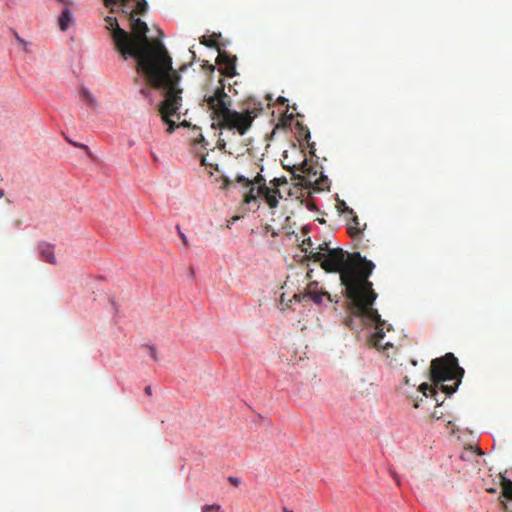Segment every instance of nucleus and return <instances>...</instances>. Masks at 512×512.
I'll use <instances>...</instances> for the list:
<instances>
[{
  "instance_id": "38",
  "label": "nucleus",
  "mask_w": 512,
  "mask_h": 512,
  "mask_svg": "<svg viewBox=\"0 0 512 512\" xmlns=\"http://www.w3.org/2000/svg\"><path fill=\"white\" fill-rule=\"evenodd\" d=\"M144 391H145V393H146L147 395H149V396L152 394V389H151V387H150V386L145 387Z\"/></svg>"
},
{
  "instance_id": "22",
  "label": "nucleus",
  "mask_w": 512,
  "mask_h": 512,
  "mask_svg": "<svg viewBox=\"0 0 512 512\" xmlns=\"http://www.w3.org/2000/svg\"><path fill=\"white\" fill-rule=\"evenodd\" d=\"M220 509V506L217 504L213 505H205L202 507V512H212V511H218Z\"/></svg>"
},
{
  "instance_id": "15",
  "label": "nucleus",
  "mask_w": 512,
  "mask_h": 512,
  "mask_svg": "<svg viewBox=\"0 0 512 512\" xmlns=\"http://www.w3.org/2000/svg\"><path fill=\"white\" fill-rule=\"evenodd\" d=\"M201 44L209 47V48H214V47H217L218 45V40H217V35H212V36H203L200 40Z\"/></svg>"
},
{
  "instance_id": "39",
  "label": "nucleus",
  "mask_w": 512,
  "mask_h": 512,
  "mask_svg": "<svg viewBox=\"0 0 512 512\" xmlns=\"http://www.w3.org/2000/svg\"><path fill=\"white\" fill-rule=\"evenodd\" d=\"M201 164H202V165H204V166L208 165V160L206 159V157H205V156H202V158H201Z\"/></svg>"
},
{
  "instance_id": "3",
  "label": "nucleus",
  "mask_w": 512,
  "mask_h": 512,
  "mask_svg": "<svg viewBox=\"0 0 512 512\" xmlns=\"http://www.w3.org/2000/svg\"><path fill=\"white\" fill-rule=\"evenodd\" d=\"M464 369L459 366L458 359L453 353H446L442 357L435 358L430 365V380L432 385L422 383L419 391L424 397H432L438 406H441L444 400L439 401L438 391L446 396L456 392L462 382Z\"/></svg>"
},
{
  "instance_id": "7",
  "label": "nucleus",
  "mask_w": 512,
  "mask_h": 512,
  "mask_svg": "<svg viewBox=\"0 0 512 512\" xmlns=\"http://www.w3.org/2000/svg\"><path fill=\"white\" fill-rule=\"evenodd\" d=\"M122 5L123 13L127 15L144 14L148 4L146 0H118Z\"/></svg>"
},
{
  "instance_id": "43",
  "label": "nucleus",
  "mask_w": 512,
  "mask_h": 512,
  "mask_svg": "<svg viewBox=\"0 0 512 512\" xmlns=\"http://www.w3.org/2000/svg\"><path fill=\"white\" fill-rule=\"evenodd\" d=\"M4 195H5L4 190L0 189V199H1V198H3V197H4Z\"/></svg>"
},
{
  "instance_id": "9",
  "label": "nucleus",
  "mask_w": 512,
  "mask_h": 512,
  "mask_svg": "<svg viewBox=\"0 0 512 512\" xmlns=\"http://www.w3.org/2000/svg\"><path fill=\"white\" fill-rule=\"evenodd\" d=\"M39 252H40L42 260H44L50 264L56 263V258L54 255V248L52 245L47 244V243L40 244Z\"/></svg>"
},
{
  "instance_id": "32",
  "label": "nucleus",
  "mask_w": 512,
  "mask_h": 512,
  "mask_svg": "<svg viewBox=\"0 0 512 512\" xmlns=\"http://www.w3.org/2000/svg\"><path fill=\"white\" fill-rule=\"evenodd\" d=\"M229 482L233 484L234 486H238L240 484V480L236 477L230 476L228 478Z\"/></svg>"
},
{
  "instance_id": "49",
  "label": "nucleus",
  "mask_w": 512,
  "mask_h": 512,
  "mask_svg": "<svg viewBox=\"0 0 512 512\" xmlns=\"http://www.w3.org/2000/svg\"><path fill=\"white\" fill-rule=\"evenodd\" d=\"M229 183H230V182H229V180L226 178V179H225V187H226Z\"/></svg>"
},
{
  "instance_id": "52",
  "label": "nucleus",
  "mask_w": 512,
  "mask_h": 512,
  "mask_svg": "<svg viewBox=\"0 0 512 512\" xmlns=\"http://www.w3.org/2000/svg\"><path fill=\"white\" fill-rule=\"evenodd\" d=\"M307 277H308V278H311V272H308V273H307Z\"/></svg>"
},
{
  "instance_id": "21",
  "label": "nucleus",
  "mask_w": 512,
  "mask_h": 512,
  "mask_svg": "<svg viewBox=\"0 0 512 512\" xmlns=\"http://www.w3.org/2000/svg\"><path fill=\"white\" fill-rule=\"evenodd\" d=\"M83 97L84 99L90 104V105H94L95 104V99L93 98L92 94L90 92H88L87 90H84L83 91Z\"/></svg>"
},
{
  "instance_id": "4",
  "label": "nucleus",
  "mask_w": 512,
  "mask_h": 512,
  "mask_svg": "<svg viewBox=\"0 0 512 512\" xmlns=\"http://www.w3.org/2000/svg\"><path fill=\"white\" fill-rule=\"evenodd\" d=\"M204 101L211 110L213 129L235 130L239 135H245L251 128L256 114L251 110L237 112L230 109L231 100L225 93L224 87H217L212 95L205 96Z\"/></svg>"
},
{
  "instance_id": "30",
  "label": "nucleus",
  "mask_w": 512,
  "mask_h": 512,
  "mask_svg": "<svg viewBox=\"0 0 512 512\" xmlns=\"http://www.w3.org/2000/svg\"><path fill=\"white\" fill-rule=\"evenodd\" d=\"M13 33H14L15 38H16V40L18 41V43H19V44H21V45H23V46H28V42H27V41H25L23 38H21V37L19 36V34H18L16 31H14Z\"/></svg>"
},
{
  "instance_id": "16",
  "label": "nucleus",
  "mask_w": 512,
  "mask_h": 512,
  "mask_svg": "<svg viewBox=\"0 0 512 512\" xmlns=\"http://www.w3.org/2000/svg\"><path fill=\"white\" fill-rule=\"evenodd\" d=\"M326 297L329 301H332L331 299V295L326 292V291H322V292H317V293H314L312 296H310L309 298L316 304H321L322 301H323V298Z\"/></svg>"
},
{
  "instance_id": "29",
  "label": "nucleus",
  "mask_w": 512,
  "mask_h": 512,
  "mask_svg": "<svg viewBox=\"0 0 512 512\" xmlns=\"http://www.w3.org/2000/svg\"><path fill=\"white\" fill-rule=\"evenodd\" d=\"M463 448H469V449L479 448V443H478V441L472 440L469 443L465 444Z\"/></svg>"
},
{
  "instance_id": "37",
  "label": "nucleus",
  "mask_w": 512,
  "mask_h": 512,
  "mask_svg": "<svg viewBox=\"0 0 512 512\" xmlns=\"http://www.w3.org/2000/svg\"><path fill=\"white\" fill-rule=\"evenodd\" d=\"M392 477L395 479L397 485H400L399 477L395 472H392Z\"/></svg>"
},
{
  "instance_id": "50",
  "label": "nucleus",
  "mask_w": 512,
  "mask_h": 512,
  "mask_svg": "<svg viewBox=\"0 0 512 512\" xmlns=\"http://www.w3.org/2000/svg\"><path fill=\"white\" fill-rule=\"evenodd\" d=\"M24 51H25V52H29V50H28V46H24Z\"/></svg>"
},
{
  "instance_id": "35",
  "label": "nucleus",
  "mask_w": 512,
  "mask_h": 512,
  "mask_svg": "<svg viewBox=\"0 0 512 512\" xmlns=\"http://www.w3.org/2000/svg\"><path fill=\"white\" fill-rule=\"evenodd\" d=\"M104 2H105L106 6H109V5L117 4L118 0H104Z\"/></svg>"
},
{
  "instance_id": "13",
  "label": "nucleus",
  "mask_w": 512,
  "mask_h": 512,
  "mask_svg": "<svg viewBox=\"0 0 512 512\" xmlns=\"http://www.w3.org/2000/svg\"><path fill=\"white\" fill-rule=\"evenodd\" d=\"M502 494L505 498L512 500V480L500 474Z\"/></svg>"
},
{
  "instance_id": "5",
  "label": "nucleus",
  "mask_w": 512,
  "mask_h": 512,
  "mask_svg": "<svg viewBox=\"0 0 512 512\" xmlns=\"http://www.w3.org/2000/svg\"><path fill=\"white\" fill-rule=\"evenodd\" d=\"M180 75L176 70L164 73L163 79L160 83H149L151 87L160 89L163 100L159 105V112L162 120L168 125L167 132L173 133L177 125L171 116H178V112L182 106V89L179 88Z\"/></svg>"
},
{
  "instance_id": "6",
  "label": "nucleus",
  "mask_w": 512,
  "mask_h": 512,
  "mask_svg": "<svg viewBox=\"0 0 512 512\" xmlns=\"http://www.w3.org/2000/svg\"><path fill=\"white\" fill-rule=\"evenodd\" d=\"M257 196L263 197L270 208L277 207L279 199L282 198L280 191L276 188H270L266 184L258 186L257 193L255 188L250 187L249 193L246 195L245 201L247 203L256 200Z\"/></svg>"
},
{
  "instance_id": "8",
  "label": "nucleus",
  "mask_w": 512,
  "mask_h": 512,
  "mask_svg": "<svg viewBox=\"0 0 512 512\" xmlns=\"http://www.w3.org/2000/svg\"><path fill=\"white\" fill-rule=\"evenodd\" d=\"M236 56H231L227 52H221L219 51V54L217 56V63L219 65H224V68L222 70V74L227 77H233L236 74Z\"/></svg>"
},
{
  "instance_id": "47",
  "label": "nucleus",
  "mask_w": 512,
  "mask_h": 512,
  "mask_svg": "<svg viewBox=\"0 0 512 512\" xmlns=\"http://www.w3.org/2000/svg\"><path fill=\"white\" fill-rule=\"evenodd\" d=\"M405 384H409V379L407 376L404 377Z\"/></svg>"
},
{
  "instance_id": "40",
  "label": "nucleus",
  "mask_w": 512,
  "mask_h": 512,
  "mask_svg": "<svg viewBox=\"0 0 512 512\" xmlns=\"http://www.w3.org/2000/svg\"><path fill=\"white\" fill-rule=\"evenodd\" d=\"M218 145H219V147H220V148H224V147H225V142H224V140H219V141H218Z\"/></svg>"
},
{
  "instance_id": "17",
  "label": "nucleus",
  "mask_w": 512,
  "mask_h": 512,
  "mask_svg": "<svg viewBox=\"0 0 512 512\" xmlns=\"http://www.w3.org/2000/svg\"><path fill=\"white\" fill-rule=\"evenodd\" d=\"M310 260H313L314 262H319L320 266L322 267V261L324 259V253L319 251L318 249L316 251H311L310 255L308 256Z\"/></svg>"
},
{
  "instance_id": "19",
  "label": "nucleus",
  "mask_w": 512,
  "mask_h": 512,
  "mask_svg": "<svg viewBox=\"0 0 512 512\" xmlns=\"http://www.w3.org/2000/svg\"><path fill=\"white\" fill-rule=\"evenodd\" d=\"M176 229H177L178 235H179V237H180V239H181V241H182L183 245H184L185 247H188V246H189L188 239H187L186 235L181 231L180 226H179V225H177V226H176Z\"/></svg>"
},
{
  "instance_id": "44",
  "label": "nucleus",
  "mask_w": 512,
  "mask_h": 512,
  "mask_svg": "<svg viewBox=\"0 0 512 512\" xmlns=\"http://www.w3.org/2000/svg\"><path fill=\"white\" fill-rule=\"evenodd\" d=\"M306 242H307L309 245H311V239H310V238H308L307 240H304V241H303V244H306Z\"/></svg>"
},
{
  "instance_id": "11",
  "label": "nucleus",
  "mask_w": 512,
  "mask_h": 512,
  "mask_svg": "<svg viewBox=\"0 0 512 512\" xmlns=\"http://www.w3.org/2000/svg\"><path fill=\"white\" fill-rule=\"evenodd\" d=\"M346 211H348L350 214L353 215L352 217V220H351V223L349 224L348 226V232H349V235L352 237V238H356L358 237L363 229L360 227V221H359V218L357 217V215H355L354 211L352 209H349V208H346Z\"/></svg>"
},
{
  "instance_id": "45",
  "label": "nucleus",
  "mask_w": 512,
  "mask_h": 512,
  "mask_svg": "<svg viewBox=\"0 0 512 512\" xmlns=\"http://www.w3.org/2000/svg\"><path fill=\"white\" fill-rule=\"evenodd\" d=\"M180 125L181 126H189V123L187 121H183Z\"/></svg>"
},
{
  "instance_id": "36",
  "label": "nucleus",
  "mask_w": 512,
  "mask_h": 512,
  "mask_svg": "<svg viewBox=\"0 0 512 512\" xmlns=\"http://www.w3.org/2000/svg\"><path fill=\"white\" fill-rule=\"evenodd\" d=\"M254 180H255V183L259 184V186H260V185H262L261 181H263L264 179L262 178L261 175H257Z\"/></svg>"
},
{
  "instance_id": "18",
  "label": "nucleus",
  "mask_w": 512,
  "mask_h": 512,
  "mask_svg": "<svg viewBox=\"0 0 512 512\" xmlns=\"http://www.w3.org/2000/svg\"><path fill=\"white\" fill-rule=\"evenodd\" d=\"M204 142H205V139H204L203 135L201 134V132L199 130H196L195 136H194V143L201 144V146L204 147Z\"/></svg>"
},
{
  "instance_id": "24",
  "label": "nucleus",
  "mask_w": 512,
  "mask_h": 512,
  "mask_svg": "<svg viewBox=\"0 0 512 512\" xmlns=\"http://www.w3.org/2000/svg\"><path fill=\"white\" fill-rule=\"evenodd\" d=\"M149 354L154 361H158L157 350L155 346H148Z\"/></svg>"
},
{
  "instance_id": "23",
  "label": "nucleus",
  "mask_w": 512,
  "mask_h": 512,
  "mask_svg": "<svg viewBox=\"0 0 512 512\" xmlns=\"http://www.w3.org/2000/svg\"><path fill=\"white\" fill-rule=\"evenodd\" d=\"M300 135L305 139V140H309L310 138V131L307 127H301L300 128Z\"/></svg>"
},
{
  "instance_id": "51",
  "label": "nucleus",
  "mask_w": 512,
  "mask_h": 512,
  "mask_svg": "<svg viewBox=\"0 0 512 512\" xmlns=\"http://www.w3.org/2000/svg\"><path fill=\"white\" fill-rule=\"evenodd\" d=\"M344 206H346V205H345V202H342L341 208H344ZM346 208H347V207H345V209H346Z\"/></svg>"
},
{
  "instance_id": "27",
  "label": "nucleus",
  "mask_w": 512,
  "mask_h": 512,
  "mask_svg": "<svg viewBox=\"0 0 512 512\" xmlns=\"http://www.w3.org/2000/svg\"><path fill=\"white\" fill-rule=\"evenodd\" d=\"M317 249L323 253H328V250H332L333 248H330L328 243L324 242L320 244Z\"/></svg>"
},
{
  "instance_id": "26",
  "label": "nucleus",
  "mask_w": 512,
  "mask_h": 512,
  "mask_svg": "<svg viewBox=\"0 0 512 512\" xmlns=\"http://www.w3.org/2000/svg\"><path fill=\"white\" fill-rule=\"evenodd\" d=\"M292 300H294V299H293V298H292V299H289V300L286 302L285 294H282V295H281V299H280V303L283 305V309H285V308H289V307H290V303L292 302Z\"/></svg>"
},
{
  "instance_id": "46",
  "label": "nucleus",
  "mask_w": 512,
  "mask_h": 512,
  "mask_svg": "<svg viewBox=\"0 0 512 512\" xmlns=\"http://www.w3.org/2000/svg\"><path fill=\"white\" fill-rule=\"evenodd\" d=\"M351 321H352V319H347V320L345 321L346 325H347V326H350Z\"/></svg>"
},
{
  "instance_id": "10",
  "label": "nucleus",
  "mask_w": 512,
  "mask_h": 512,
  "mask_svg": "<svg viewBox=\"0 0 512 512\" xmlns=\"http://www.w3.org/2000/svg\"><path fill=\"white\" fill-rule=\"evenodd\" d=\"M72 22H73V15L69 8V4L64 5V9L59 17L60 30L66 31Z\"/></svg>"
},
{
  "instance_id": "34",
  "label": "nucleus",
  "mask_w": 512,
  "mask_h": 512,
  "mask_svg": "<svg viewBox=\"0 0 512 512\" xmlns=\"http://www.w3.org/2000/svg\"><path fill=\"white\" fill-rule=\"evenodd\" d=\"M442 415L443 413L442 412H438L437 410H435L432 414V417L436 418V419H440L442 418Z\"/></svg>"
},
{
  "instance_id": "14",
  "label": "nucleus",
  "mask_w": 512,
  "mask_h": 512,
  "mask_svg": "<svg viewBox=\"0 0 512 512\" xmlns=\"http://www.w3.org/2000/svg\"><path fill=\"white\" fill-rule=\"evenodd\" d=\"M105 22L107 24L106 28L111 31V37H112V40L114 41V35H115L117 29H122V28L119 26L117 19L114 17L107 16L105 18Z\"/></svg>"
},
{
  "instance_id": "12",
  "label": "nucleus",
  "mask_w": 512,
  "mask_h": 512,
  "mask_svg": "<svg viewBox=\"0 0 512 512\" xmlns=\"http://www.w3.org/2000/svg\"><path fill=\"white\" fill-rule=\"evenodd\" d=\"M318 292V282L312 281L307 285L305 294H294L293 299L300 302L302 299L306 297L312 296L314 293Z\"/></svg>"
},
{
  "instance_id": "28",
  "label": "nucleus",
  "mask_w": 512,
  "mask_h": 512,
  "mask_svg": "<svg viewBox=\"0 0 512 512\" xmlns=\"http://www.w3.org/2000/svg\"><path fill=\"white\" fill-rule=\"evenodd\" d=\"M68 142H69L71 145L75 146V147H78V148L84 149L85 151L89 152V148H88V146H87V145H85V144L77 143V142H74V141H72V140H68Z\"/></svg>"
},
{
  "instance_id": "33",
  "label": "nucleus",
  "mask_w": 512,
  "mask_h": 512,
  "mask_svg": "<svg viewBox=\"0 0 512 512\" xmlns=\"http://www.w3.org/2000/svg\"><path fill=\"white\" fill-rule=\"evenodd\" d=\"M277 102L281 105H285L288 103V99H286L285 97L283 96H279L278 99H277Z\"/></svg>"
},
{
  "instance_id": "41",
  "label": "nucleus",
  "mask_w": 512,
  "mask_h": 512,
  "mask_svg": "<svg viewBox=\"0 0 512 512\" xmlns=\"http://www.w3.org/2000/svg\"><path fill=\"white\" fill-rule=\"evenodd\" d=\"M474 452H476L477 455H483V450L481 449H478V450H473Z\"/></svg>"
},
{
  "instance_id": "31",
  "label": "nucleus",
  "mask_w": 512,
  "mask_h": 512,
  "mask_svg": "<svg viewBox=\"0 0 512 512\" xmlns=\"http://www.w3.org/2000/svg\"><path fill=\"white\" fill-rule=\"evenodd\" d=\"M140 93L145 97H150L151 89L149 87H144L140 90Z\"/></svg>"
},
{
  "instance_id": "2",
  "label": "nucleus",
  "mask_w": 512,
  "mask_h": 512,
  "mask_svg": "<svg viewBox=\"0 0 512 512\" xmlns=\"http://www.w3.org/2000/svg\"><path fill=\"white\" fill-rule=\"evenodd\" d=\"M135 15H129L131 32L117 29L114 35V47L123 59L129 57L136 60V69L142 72L148 83L158 85L164 73L173 71L172 59L163 42L156 38H149L148 26Z\"/></svg>"
},
{
  "instance_id": "20",
  "label": "nucleus",
  "mask_w": 512,
  "mask_h": 512,
  "mask_svg": "<svg viewBox=\"0 0 512 512\" xmlns=\"http://www.w3.org/2000/svg\"><path fill=\"white\" fill-rule=\"evenodd\" d=\"M286 183H287V180H286V178H284V177H282V178H274V179L272 180V184H273L274 188H276V189H277L279 186L284 185V184H286Z\"/></svg>"
},
{
  "instance_id": "48",
  "label": "nucleus",
  "mask_w": 512,
  "mask_h": 512,
  "mask_svg": "<svg viewBox=\"0 0 512 512\" xmlns=\"http://www.w3.org/2000/svg\"><path fill=\"white\" fill-rule=\"evenodd\" d=\"M283 512H293L292 510H289L287 508H283Z\"/></svg>"
},
{
  "instance_id": "42",
  "label": "nucleus",
  "mask_w": 512,
  "mask_h": 512,
  "mask_svg": "<svg viewBox=\"0 0 512 512\" xmlns=\"http://www.w3.org/2000/svg\"><path fill=\"white\" fill-rule=\"evenodd\" d=\"M59 2H61L62 4L64 5H67L69 4V1L68 0H58Z\"/></svg>"
},
{
  "instance_id": "25",
  "label": "nucleus",
  "mask_w": 512,
  "mask_h": 512,
  "mask_svg": "<svg viewBox=\"0 0 512 512\" xmlns=\"http://www.w3.org/2000/svg\"><path fill=\"white\" fill-rule=\"evenodd\" d=\"M236 179H237V182L242 183V184H244V185H245V186H247V187H248V186L253 187V186H252V182H251V181H249V180H248L247 178H245L244 176H237V178H236Z\"/></svg>"
},
{
  "instance_id": "1",
  "label": "nucleus",
  "mask_w": 512,
  "mask_h": 512,
  "mask_svg": "<svg viewBox=\"0 0 512 512\" xmlns=\"http://www.w3.org/2000/svg\"><path fill=\"white\" fill-rule=\"evenodd\" d=\"M374 268V263L359 253L349 254L341 248L328 250V253H324L322 261L323 270L340 274L341 285L344 286L345 295L350 300L352 314L376 325L377 331L371 336L370 341L374 347L380 349L387 344L382 343L384 321L373 308L377 293L369 277Z\"/></svg>"
}]
</instances>
